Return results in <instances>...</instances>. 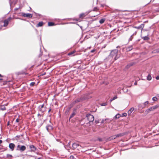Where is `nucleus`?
I'll return each mask as SVG.
<instances>
[{
  "label": "nucleus",
  "instance_id": "obj_19",
  "mask_svg": "<svg viewBox=\"0 0 159 159\" xmlns=\"http://www.w3.org/2000/svg\"><path fill=\"white\" fill-rule=\"evenodd\" d=\"M54 25V23L52 22H49L48 23V25L49 26H52Z\"/></svg>",
  "mask_w": 159,
  "mask_h": 159
},
{
  "label": "nucleus",
  "instance_id": "obj_12",
  "mask_svg": "<svg viewBox=\"0 0 159 159\" xmlns=\"http://www.w3.org/2000/svg\"><path fill=\"white\" fill-rule=\"evenodd\" d=\"M52 127L51 126L48 125L46 127V129L49 131V130L52 129Z\"/></svg>",
  "mask_w": 159,
  "mask_h": 159
},
{
  "label": "nucleus",
  "instance_id": "obj_13",
  "mask_svg": "<svg viewBox=\"0 0 159 159\" xmlns=\"http://www.w3.org/2000/svg\"><path fill=\"white\" fill-rule=\"evenodd\" d=\"M43 23L42 22H40L36 26L37 27L41 26L43 25Z\"/></svg>",
  "mask_w": 159,
  "mask_h": 159
},
{
  "label": "nucleus",
  "instance_id": "obj_38",
  "mask_svg": "<svg viewBox=\"0 0 159 159\" xmlns=\"http://www.w3.org/2000/svg\"><path fill=\"white\" fill-rule=\"evenodd\" d=\"M131 49H132V48H130V49L129 48V49H127V50L128 51H129Z\"/></svg>",
  "mask_w": 159,
  "mask_h": 159
},
{
  "label": "nucleus",
  "instance_id": "obj_17",
  "mask_svg": "<svg viewBox=\"0 0 159 159\" xmlns=\"http://www.w3.org/2000/svg\"><path fill=\"white\" fill-rule=\"evenodd\" d=\"M105 20V19H101L99 21L100 23L101 24L103 23L104 22Z\"/></svg>",
  "mask_w": 159,
  "mask_h": 159
},
{
  "label": "nucleus",
  "instance_id": "obj_2",
  "mask_svg": "<svg viewBox=\"0 0 159 159\" xmlns=\"http://www.w3.org/2000/svg\"><path fill=\"white\" fill-rule=\"evenodd\" d=\"M86 117L89 122H93L94 120L93 116L90 114H88L86 115Z\"/></svg>",
  "mask_w": 159,
  "mask_h": 159
},
{
  "label": "nucleus",
  "instance_id": "obj_15",
  "mask_svg": "<svg viewBox=\"0 0 159 159\" xmlns=\"http://www.w3.org/2000/svg\"><path fill=\"white\" fill-rule=\"evenodd\" d=\"M75 52V51H73L71 52H69L68 53V55L69 56H73V55Z\"/></svg>",
  "mask_w": 159,
  "mask_h": 159
},
{
  "label": "nucleus",
  "instance_id": "obj_33",
  "mask_svg": "<svg viewBox=\"0 0 159 159\" xmlns=\"http://www.w3.org/2000/svg\"><path fill=\"white\" fill-rule=\"evenodd\" d=\"M20 120L19 119L17 118L16 120V122H19Z\"/></svg>",
  "mask_w": 159,
  "mask_h": 159
},
{
  "label": "nucleus",
  "instance_id": "obj_36",
  "mask_svg": "<svg viewBox=\"0 0 159 159\" xmlns=\"http://www.w3.org/2000/svg\"><path fill=\"white\" fill-rule=\"evenodd\" d=\"M98 140L99 141H102V139L101 138H98Z\"/></svg>",
  "mask_w": 159,
  "mask_h": 159
},
{
  "label": "nucleus",
  "instance_id": "obj_28",
  "mask_svg": "<svg viewBox=\"0 0 159 159\" xmlns=\"http://www.w3.org/2000/svg\"><path fill=\"white\" fill-rule=\"evenodd\" d=\"M101 106H105L107 105V103L106 102L103 103L101 104Z\"/></svg>",
  "mask_w": 159,
  "mask_h": 159
},
{
  "label": "nucleus",
  "instance_id": "obj_1",
  "mask_svg": "<svg viewBox=\"0 0 159 159\" xmlns=\"http://www.w3.org/2000/svg\"><path fill=\"white\" fill-rule=\"evenodd\" d=\"M118 50L115 49L112 51L111 52L109 56V58H114V60H116L119 57H117V53L118 52Z\"/></svg>",
  "mask_w": 159,
  "mask_h": 159
},
{
  "label": "nucleus",
  "instance_id": "obj_42",
  "mask_svg": "<svg viewBox=\"0 0 159 159\" xmlns=\"http://www.w3.org/2000/svg\"><path fill=\"white\" fill-rule=\"evenodd\" d=\"M157 51L158 52H159V48L157 49Z\"/></svg>",
  "mask_w": 159,
  "mask_h": 159
},
{
  "label": "nucleus",
  "instance_id": "obj_35",
  "mask_svg": "<svg viewBox=\"0 0 159 159\" xmlns=\"http://www.w3.org/2000/svg\"><path fill=\"white\" fill-rule=\"evenodd\" d=\"M156 79L157 80H159V76H157L156 77Z\"/></svg>",
  "mask_w": 159,
  "mask_h": 159
},
{
  "label": "nucleus",
  "instance_id": "obj_21",
  "mask_svg": "<svg viewBox=\"0 0 159 159\" xmlns=\"http://www.w3.org/2000/svg\"><path fill=\"white\" fill-rule=\"evenodd\" d=\"M143 38L144 40H148L149 39V38L148 36L144 37Z\"/></svg>",
  "mask_w": 159,
  "mask_h": 159
},
{
  "label": "nucleus",
  "instance_id": "obj_30",
  "mask_svg": "<svg viewBox=\"0 0 159 159\" xmlns=\"http://www.w3.org/2000/svg\"><path fill=\"white\" fill-rule=\"evenodd\" d=\"M7 157L8 158H11L12 157V156L11 155L7 154Z\"/></svg>",
  "mask_w": 159,
  "mask_h": 159
},
{
  "label": "nucleus",
  "instance_id": "obj_44",
  "mask_svg": "<svg viewBox=\"0 0 159 159\" xmlns=\"http://www.w3.org/2000/svg\"><path fill=\"white\" fill-rule=\"evenodd\" d=\"M96 123H98V121H96Z\"/></svg>",
  "mask_w": 159,
  "mask_h": 159
},
{
  "label": "nucleus",
  "instance_id": "obj_25",
  "mask_svg": "<svg viewBox=\"0 0 159 159\" xmlns=\"http://www.w3.org/2000/svg\"><path fill=\"white\" fill-rule=\"evenodd\" d=\"M85 16V14L84 13H82L81 14H80V18H82L83 17H84Z\"/></svg>",
  "mask_w": 159,
  "mask_h": 159
},
{
  "label": "nucleus",
  "instance_id": "obj_14",
  "mask_svg": "<svg viewBox=\"0 0 159 159\" xmlns=\"http://www.w3.org/2000/svg\"><path fill=\"white\" fill-rule=\"evenodd\" d=\"M147 80H150L152 79V77L150 75H148L147 78Z\"/></svg>",
  "mask_w": 159,
  "mask_h": 159
},
{
  "label": "nucleus",
  "instance_id": "obj_23",
  "mask_svg": "<svg viewBox=\"0 0 159 159\" xmlns=\"http://www.w3.org/2000/svg\"><path fill=\"white\" fill-rule=\"evenodd\" d=\"M75 114V112H74L72 114L70 115V118H71L73 116H74V115Z\"/></svg>",
  "mask_w": 159,
  "mask_h": 159
},
{
  "label": "nucleus",
  "instance_id": "obj_4",
  "mask_svg": "<svg viewBox=\"0 0 159 159\" xmlns=\"http://www.w3.org/2000/svg\"><path fill=\"white\" fill-rule=\"evenodd\" d=\"M158 107V105H155L152 106L147 110V111L148 112H149V111H153L156 109Z\"/></svg>",
  "mask_w": 159,
  "mask_h": 159
},
{
  "label": "nucleus",
  "instance_id": "obj_24",
  "mask_svg": "<svg viewBox=\"0 0 159 159\" xmlns=\"http://www.w3.org/2000/svg\"><path fill=\"white\" fill-rule=\"evenodd\" d=\"M157 98L156 97H153L152 98V100L154 101H157Z\"/></svg>",
  "mask_w": 159,
  "mask_h": 159
},
{
  "label": "nucleus",
  "instance_id": "obj_26",
  "mask_svg": "<svg viewBox=\"0 0 159 159\" xmlns=\"http://www.w3.org/2000/svg\"><path fill=\"white\" fill-rule=\"evenodd\" d=\"M117 98V96H116L115 97H114L113 98H111V99H110V101L111 102L112 101H113V100H115L116 99V98Z\"/></svg>",
  "mask_w": 159,
  "mask_h": 159
},
{
  "label": "nucleus",
  "instance_id": "obj_27",
  "mask_svg": "<svg viewBox=\"0 0 159 159\" xmlns=\"http://www.w3.org/2000/svg\"><path fill=\"white\" fill-rule=\"evenodd\" d=\"M115 136H116V138H117L122 136V134H117V135H115Z\"/></svg>",
  "mask_w": 159,
  "mask_h": 159
},
{
  "label": "nucleus",
  "instance_id": "obj_41",
  "mask_svg": "<svg viewBox=\"0 0 159 159\" xmlns=\"http://www.w3.org/2000/svg\"><path fill=\"white\" fill-rule=\"evenodd\" d=\"M9 125V121H8V122L7 125Z\"/></svg>",
  "mask_w": 159,
  "mask_h": 159
},
{
  "label": "nucleus",
  "instance_id": "obj_8",
  "mask_svg": "<svg viewBox=\"0 0 159 159\" xmlns=\"http://www.w3.org/2000/svg\"><path fill=\"white\" fill-rule=\"evenodd\" d=\"M30 148L31 151H34L36 150V148L33 145H31L30 146Z\"/></svg>",
  "mask_w": 159,
  "mask_h": 159
},
{
  "label": "nucleus",
  "instance_id": "obj_40",
  "mask_svg": "<svg viewBox=\"0 0 159 159\" xmlns=\"http://www.w3.org/2000/svg\"><path fill=\"white\" fill-rule=\"evenodd\" d=\"M2 143V141L0 140V144H1Z\"/></svg>",
  "mask_w": 159,
  "mask_h": 159
},
{
  "label": "nucleus",
  "instance_id": "obj_48",
  "mask_svg": "<svg viewBox=\"0 0 159 159\" xmlns=\"http://www.w3.org/2000/svg\"><path fill=\"white\" fill-rule=\"evenodd\" d=\"M2 29V28L0 27V29Z\"/></svg>",
  "mask_w": 159,
  "mask_h": 159
},
{
  "label": "nucleus",
  "instance_id": "obj_46",
  "mask_svg": "<svg viewBox=\"0 0 159 159\" xmlns=\"http://www.w3.org/2000/svg\"><path fill=\"white\" fill-rule=\"evenodd\" d=\"M2 80V79H0V80Z\"/></svg>",
  "mask_w": 159,
  "mask_h": 159
},
{
  "label": "nucleus",
  "instance_id": "obj_39",
  "mask_svg": "<svg viewBox=\"0 0 159 159\" xmlns=\"http://www.w3.org/2000/svg\"><path fill=\"white\" fill-rule=\"evenodd\" d=\"M134 84L135 85H136L137 84V82H136L134 83Z\"/></svg>",
  "mask_w": 159,
  "mask_h": 159
},
{
  "label": "nucleus",
  "instance_id": "obj_37",
  "mask_svg": "<svg viewBox=\"0 0 159 159\" xmlns=\"http://www.w3.org/2000/svg\"><path fill=\"white\" fill-rule=\"evenodd\" d=\"M95 50H92L91 51V52H93L95 51Z\"/></svg>",
  "mask_w": 159,
  "mask_h": 159
},
{
  "label": "nucleus",
  "instance_id": "obj_31",
  "mask_svg": "<svg viewBox=\"0 0 159 159\" xmlns=\"http://www.w3.org/2000/svg\"><path fill=\"white\" fill-rule=\"evenodd\" d=\"M44 107V104H43L42 105H40L39 106V108L40 109H41V108Z\"/></svg>",
  "mask_w": 159,
  "mask_h": 159
},
{
  "label": "nucleus",
  "instance_id": "obj_32",
  "mask_svg": "<svg viewBox=\"0 0 159 159\" xmlns=\"http://www.w3.org/2000/svg\"><path fill=\"white\" fill-rule=\"evenodd\" d=\"M127 115V114L125 113H124L122 114V116H126Z\"/></svg>",
  "mask_w": 159,
  "mask_h": 159
},
{
  "label": "nucleus",
  "instance_id": "obj_34",
  "mask_svg": "<svg viewBox=\"0 0 159 159\" xmlns=\"http://www.w3.org/2000/svg\"><path fill=\"white\" fill-rule=\"evenodd\" d=\"M107 119H105V120H102V121H101V123H104V121L106 120Z\"/></svg>",
  "mask_w": 159,
  "mask_h": 159
},
{
  "label": "nucleus",
  "instance_id": "obj_7",
  "mask_svg": "<svg viewBox=\"0 0 159 159\" xmlns=\"http://www.w3.org/2000/svg\"><path fill=\"white\" fill-rule=\"evenodd\" d=\"M9 148L11 151H13L15 147V145L13 143H10L9 144Z\"/></svg>",
  "mask_w": 159,
  "mask_h": 159
},
{
  "label": "nucleus",
  "instance_id": "obj_5",
  "mask_svg": "<svg viewBox=\"0 0 159 159\" xmlns=\"http://www.w3.org/2000/svg\"><path fill=\"white\" fill-rule=\"evenodd\" d=\"M11 18V17H9L6 20L4 21V24L3 25L4 26L6 27L8 25V22L10 20Z\"/></svg>",
  "mask_w": 159,
  "mask_h": 159
},
{
  "label": "nucleus",
  "instance_id": "obj_16",
  "mask_svg": "<svg viewBox=\"0 0 159 159\" xmlns=\"http://www.w3.org/2000/svg\"><path fill=\"white\" fill-rule=\"evenodd\" d=\"M148 104V102L146 101V102H145L144 103L143 107H145V106H147Z\"/></svg>",
  "mask_w": 159,
  "mask_h": 159
},
{
  "label": "nucleus",
  "instance_id": "obj_3",
  "mask_svg": "<svg viewBox=\"0 0 159 159\" xmlns=\"http://www.w3.org/2000/svg\"><path fill=\"white\" fill-rule=\"evenodd\" d=\"M17 150H20L21 151H25L26 149V147L24 145L20 146V145H18L17 146Z\"/></svg>",
  "mask_w": 159,
  "mask_h": 159
},
{
  "label": "nucleus",
  "instance_id": "obj_20",
  "mask_svg": "<svg viewBox=\"0 0 159 159\" xmlns=\"http://www.w3.org/2000/svg\"><path fill=\"white\" fill-rule=\"evenodd\" d=\"M116 138V136H115V135H113V136H112L110 138V140H113V139H115Z\"/></svg>",
  "mask_w": 159,
  "mask_h": 159
},
{
  "label": "nucleus",
  "instance_id": "obj_22",
  "mask_svg": "<svg viewBox=\"0 0 159 159\" xmlns=\"http://www.w3.org/2000/svg\"><path fill=\"white\" fill-rule=\"evenodd\" d=\"M82 100H83V99L82 98H79V99H77L75 101V102H80Z\"/></svg>",
  "mask_w": 159,
  "mask_h": 159
},
{
  "label": "nucleus",
  "instance_id": "obj_47",
  "mask_svg": "<svg viewBox=\"0 0 159 159\" xmlns=\"http://www.w3.org/2000/svg\"><path fill=\"white\" fill-rule=\"evenodd\" d=\"M50 111V110L49 111V112Z\"/></svg>",
  "mask_w": 159,
  "mask_h": 159
},
{
  "label": "nucleus",
  "instance_id": "obj_9",
  "mask_svg": "<svg viewBox=\"0 0 159 159\" xmlns=\"http://www.w3.org/2000/svg\"><path fill=\"white\" fill-rule=\"evenodd\" d=\"M79 145L77 143H74L73 144L72 147L74 149H75L77 148V147L79 146Z\"/></svg>",
  "mask_w": 159,
  "mask_h": 159
},
{
  "label": "nucleus",
  "instance_id": "obj_45",
  "mask_svg": "<svg viewBox=\"0 0 159 159\" xmlns=\"http://www.w3.org/2000/svg\"><path fill=\"white\" fill-rule=\"evenodd\" d=\"M158 97H159V94L157 95Z\"/></svg>",
  "mask_w": 159,
  "mask_h": 159
},
{
  "label": "nucleus",
  "instance_id": "obj_29",
  "mask_svg": "<svg viewBox=\"0 0 159 159\" xmlns=\"http://www.w3.org/2000/svg\"><path fill=\"white\" fill-rule=\"evenodd\" d=\"M35 84V83L34 82H32L30 84V85L31 86H33Z\"/></svg>",
  "mask_w": 159,
  "mask_h": 159
},
{
  "label": "nucleus",
  "instance_id": "obj_43",
  "mask_svg": "<svg viewBox=\"0 0 159 159\" xmlns=\"http://www.w3.org/2000/svg\"><path fill=\"white\" fill-rule=\"evenodd\" d=\"M2 75L0 74V77H2Z\"/></svg>",
  "mask_w": 159,
  "mask_h": 159
},
{
  "label": "nucleus",
  "instance_id": "obj_11",
  "mask_svg": "<svg viewBox=\"0 0 159 159\" xmlns=\"http://www.w3.org/2000/svg\"><path fill=\"white\" fill-rule=\"evenodd\" d=\"M134 110V108L133 107L131 108L128 112V115H130Z\"/></svg>",
  "mask_w": 159,
  "mask_h": 159
},
{
  "label": "nucleus",
  "instance_id": "obj_6",
  "mask_svg": "<svg viewBox=\"0 0 159 159\" xmlns=\"http://www.w3.org/2000/svg\"><path fill=\"white\" fill-rule=\"evenodd\" d=\"M22 16L25 17H27L29 18H31L32 17V15L31 14L29 13H23Z\"/></svg>",
  "mask_w": 159,
  "mask_h": 159
},
{
  "label": "nucleus",
  "instance_id": "obj_10",
  "mask_svg": "<svg viewBox=\"0 0 159 159\" xmlns=\"http://www.w3.org/2000/svg\"><path fill=\"white\" fill-rule=\"evenodd\" d=\"M144 27V25L141 24L138 27H135V28L137 29H143Z\"/></svg>",
  "mask_w": 159,
  "mask_h": 159
},
{
  "label": "nucleus",
  "instance_id": "obj_18",
  "mask_svg": "<svg viewBox=\"0 0 159 159\" xmlns=\"http://www.w3.org/2000/svg\"><path fill=\"white\" fill-rule=\"evenodd\" d=\"M120 116V115L119 114H117L115 116L114 118L116 119L119 118Z\"/></svg>",
  "mask_w": 159,
  "mask_h": 159
}]
</instances>
